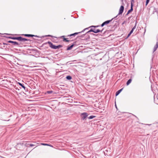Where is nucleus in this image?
<instances>
[{"label":"nucleus","mask_w":158,"mask_h":158,"mask_svg":"<svg viewBox=\"0 0 158 158\" xmlns=\"http://www.w3.org/2000/svg\"><path fill=\"white\" fill-rule=\"evenodd\" d=\"M45 44H48L49 47L50 48L55 49H59L60 48L62 47V45H59L57 46H55L53 45L52 43L50 41H48L47 43H45Z\"/></svg>","instance_id":"1"},{"label":"nucleus","mask_w":158,"mask_h":158,"mask_svg":"<svg viewBox=\"0 0 158 158\" xmlns=\"http://www.w3.org/2000/svg\"><path fill=\"white\" fill-rule=\"evenodd\" d=\"M88 114L87 113H84L81 114V118L83 120H84L88 116Z\"/></svg>","instance_id":"2"},{"label":"nucleus","mask_w":158,"mask_h":158,"mask_svg":"<svg viewBox=\"0 0 158 158\" xmlns=\"http://www.w3.org/2000/svg\"><path fill=\"white\" fill-rule=\"evenodd\" d=\"M103 30V29H102V30H100L99 29H97L96 31H94V29H91L89 31H87L86 33H89L90 32H93L95 33H97L99 32H102Z\"/></svg>","instance_id":"3"},{"label":"nucleus","mask_w":158,"mask_h":158,"mask_svg":"<svg viewBox=\"0 0 158 158\" xmlns=\"http://www.w3.org/2000/svg\"><path fill=\"white\" fill-rule=\"evenodd\" d=\"M88 29V28H86L85 29H84L81 32H76V33H74L71 34H70V35H68V36H75V35L78 34V33H81L82 32H84V31H85V30H86L87 29Z\"/></svg>","instance_id":"4"},{"label":"nucleus","mask_w":158,"mask_h":158,"mask_svg":"<svg viewBox=\"0 0 158 158\" xmlns=\"http://www.w3.org/2000/svg\"><path fill=\"white\" fill-rule=\"evenodd\" d=\"M18 40L22 42H25L26 41L29 40H28L26 38H23V37L21 36L18 37Z\"/></svg>","instance_id":"5"},{"label":"nucleus","mask_w":158,"mask_h":158,"mask_svg":"<svg viewBox=\"0 0 158 158\" xmlns=\"http://www.w3.org/2000/svg\"><path fill=\"white\" fill-rule=\"evenodd\" d=\"M124 9V6L123 5L121 6L119 9L118 15L121 14L123 12Z\"/></svg>","instance_id":"6"},{"label":"nucleus","mask_w":158,"mask_h":158,"mask_svg":"<svg viewBox=\"0 0 158 158\" xmlns=\"http://www.w3.org/2000/svg\"><path fill=\"white\" fill-rule=\"evenodd\" d=\"M113 19H112L111 20L106 21L103 22L101 25L102 27H103L104 25L108 24L109 23L111 22L112 20Z\"/></svg>","instance_id":"7"},{"label":"nucleus","mask_w":158,"mask_h":158,"mask_svg":"<svg viewBox=\"0 0 158 158\" xmlns=\"http://www.w3.org/2000/svg\"><path fill=\"white\" fill-rule=\"evenodd\" d=\"M158 47V42H156V45L154 46L153 49V52H154L157 49Z\"/></svg>","instance_id":"8"},{"label":"nucleus","mask_w":158,"mask_h":158,"mask_svg":"<svg viewBox=\"0 0 158 158\" xmlns=\"http://www.w3.org/2000/svg\"><path fill=\"white\" fill-rule=\"evenodd\" d=\"M8 43H13L14 45H18L19 44L18 43L15 41H12L9 40L8 41Z\"/></svg>","instance_id":"9"},{"label":"nucleus","mask_w":158,"mask_h":158,"mask_svg":"<svg viewBox=\"0 0 158 158\" xmlns=\"http://www.w3.org/2000/svg\"><path fill=\"white\" fill-rule=\"evenodd\" d=\"M61 38H63V41L66 42H69V41L67 39V38H65V36H62L61 37Z\"/></svg>","instance_id":"10"},{"label":"nucleus","mask_w":158,"mask_h":158,"mask_svg":"<svg viewBox=\"0 0 158 158\" xmlns=\"http://www.w3.org/2000/svg\"><path fill=\"white\" fill-rule=\"evenodd\" d=\"M123 88H122L121 89H120L118 90L116 92V93L115 95L116 96H118L119 93L122 91V90H123Z\"/></svg>","instance_id":"11"},{"label":"nucleus","mask_w":158,"mask_h":158,"mask_svg":"<svg viewBox=\"0 0 158 158\" xmlns=\"http://www.w3.org/2000/svg\"><path fill=\"white\" fill-rule=\"evenodd\" d=\"M18 84L21 86L23 88L24 90H26V87L24 85L20 82L18 83Z\"/></svg>","instance_id":"12"},{"label":"nucleus","mask_w":158,"mask_h":158,"mask_svg":"<svg viewBox=\"0 0 158 158\" xmlns=\"http://www.w3.org/2000/svg\"><path fill=\"white\" fill-rule=\"evenodd\" d=\"M133 6H131L130 9L129 10H128L126 15H127L129 13H131V12H132L133 11Z\"/></svg>","instance_id":"13"},{"label":"nucleus","mask_w":158,"mask_h":158,"mask_svg":"<svg viewBox=\"0 0 158 158\" xmlns=\"http://www.w3.org/2000/svg\"><path fill=\"white\" fill-rule=\"evenodd\" d=\"M74 46V44H72L69 47H68L67 48V50H69L72 49L73 47Z\"/></svg>","instance_id":"14"},{"label":"nucleus","mask_w":158,"mask_h":158,"mask_svg":"<svg viewBox=\"0 0 158 158\" xmlns=\"http://www.w3.org/2000/svg\"><path fill=\"white\" fill-rule=\"evenodd\" d=\"M8 38H9V39H12L13 40H18V37H12L10 36V37H8Z\"/></svg>","instance_id":"15"},{"label":"nucleus","mask_w":158,"mask_h":158,"mask_svg":"<svg viewBox=\"0 0 158 158\" xmlns=\"http://www.w3.org/2000/svg\"><path fill=\"white\" fill-rule=\"evenodd\" d=\"M132 81V80L131 79H129V80H128L127 82V85H128Z\"/></svg>","instance_id":"16"},{"label":"nucleus","mask_w":158,"mask_h":158,"mask_svg":"<svg viewBox=\"0 0 158 158\" xmlns=\"http://www.w3.org/2000/svg\"><path fill=\"white\" fill-rule=\"evenodd\" d=\"M24 35L26 36L27 37H33V36H35V35H30V34H25Z\"/></svg>","instance_id":"17"},{"label":"nucleus","mask_w":158,"mask_h":158,"mask_svg":"<svg viewBox=\"0 0 158 158\" xmlns=\"http://www.w3.org/2000/svg\"><path fill=\"white\" fill-rule=\"evenodd\" d=\"M131 6H133V4L134 2V0H131Z\"/></svg>","instance_id":"18"},{"label":"nucleus","mask_w":158,"mask_h":158,"mask_svg":"<svg viewBox=\"0 0 158 158\" xmlns=\"http://www.w3.org/2000/svg\"><path fill=\"white\" fill-rule=\"evenodd\" d=\"M95 117V116L91 115V116L88 117V118L89 119H91L94 118Z\"/></svg>","instance_id":"19"},{"label":"nucleus","mask_w":158,"mask_h":158,"mask_svg":"<svg viewBox=\"0 0 158 158\" xmlns=\"http://www.w3.org/2000/svg\"><path fill=\"white\" fill-rule=\"evenodd\" d=\"M66 78L67 80H70L72 79V77L70 76H68L66 77Z\"/></svg>","instance_id":"20"},{"label":"nucleus","mask_w":158,"mask_h":158,"mask_svg":"<svg viewBox=\"0 0 158 158\" xmlns=\"http://www.w3.org/2000/svg\"><path fill=\"white\" fill-rule=\"evenodd\" d=\"M52 92H53V91L52 90L48 91H47V93L48 94H52Z\"/></svg>","instance_id":"21"},{"label":"nucleus","mask_w":158,"mask_h":158,"mask_svg":"<svg viewBox=\"0 0 158 158\" xmlns=\"http://www.w3.org/2000/svg\"><path fill=\"white\" fill-rule=\"evenodd\" d=\"M27 145H29L30 147H32V146L36 145V144L30 143V144H27Z\"/></svg>","instance_id":"22"},{"label":"nucleus","mask_w":158,"mask_h":158,"mask_svg":"<svg viewBox=\"0 0 158 158\" xmlns=\"http://www.w3.org/2000/svg\"><path fill=\"white\" fill-rule=\"evenodd\" d=\"M136 26V23L135 25V26L133 27L132 30L133 31H134L135 29Z\"/></svg>","instance_id":"23"},{"label":"nucleus","mask_w":158,"mask_h":158,"mask_svg":"<svg viewBox=\"0 0 158 158\" xmlns=\"http://www.w3.org/2000/svg\"><path fill=\"white\" fill-rule=\"evenodd\" d=\"M41 144L42 145H48V146L49 145L48 144H45V143H41Z\"/></svg>","instance_id":"24"},{"label":"nucleus","mask_w":158,"mask_h":158,"mask_svg":"<svg viewBox=\"0 0 158 158\" xmlns=\"http://www.w3.org/2000/svg\"><path fill=\"white\" fill-rule=\"evenodd\" d=\"M149 1L150 0H146V5H147L148 4L149 2Z\"/></svg>","instance_id":"25"},{"label":"nucleus","mask_w":158,"mask_h":158,"mask_svg":"<svg viewBox=\"0 0 158 158\" xmlns=\"http://www.w3.org/2000/svg\"><path fill=\"white\" fill-rule=\"evenodd\" d=\"M98 26H91V27H98Z\"/></svg>","instance_id":"26"},{"label":"nucleus","mask_w":158,"mask_h":158,"mask_svg":"<svg viewBox=\"0 0 158 158\" xmlns=\"http://www.w3.org/2000/svg\"><path fill=\"white\" fill-rule=\"evenodd\" d=\"M133 31H133L132 30H131L130 32V34H132L133 33Z\"/></svg>","instance_id":"27"},{"label":"nucleus","mask_w":158,"mask_h":158,"mask_svg":"<svg viewBox=\"0 0 158 158\" xmlns=\"http://www.w3.org/2000/svg\"><path fill=\"white\" fill-rule=\"evenodd\" d=\"M121 2H122V4H123V0H121Z\"/></svg>","instance_id":"28"},{"label":"nucleus","mask_w":158,"mask_h":158,"mask_svg":"<svg viewBox=\"0 0 158 158\" xmlns=\"http://www.w3.org/2000/svg\"><path fill=\"white\" fill-rule=\"evenodd\" d=\"M131 34H130V33H129L127 37H128L130 35H131Z\"/></svg>","instance_id":"29"},{"label":"nucleus","mask_w":158,"mask_h":158,"mask_svg":"<svg viewBox=\"0 0 158 158\" xmlns=\"http://www.w3.org/2000/svg\"><path fill=\"white\" fill-rule=\"evenodd\" d=\"M46 36H49V37H52V36L50 35H46Z\"/></svg>","instance_id":"30"},{"label":"nucleus","mask_w":158,"mask_h":158,"mask_svg":"<svg viewBox=\"0 0 158 158\" xmlns=\"http://www.w3.org/2000/svg\"><path fill=\"white\" fill-rule=\"evenodd\" d=\"M97 29H95V28H94V31H95H95H97Z\"/></svg>","instance_id":"31"},{"label":"nucleus","mask_w":158,"mask_h":158,"mask_svg":"<svg viewBox=\"0 0 158 158\" xmlns=\"http://www.w3.org/2000/svg\"><path fill=\"white\" fill-rule=\"evenodd\" d=\"M3 44H5V45H7V44H6V43H3Z\"/></svg>","instance_id":"32"},{"label":"nucleus","mask_w":158,"mask_h":158,"mask_svg":"<svg viewBox=\"0 0 158 158\" xmlns=\"http://www.w3.org/2000/svg\"><path fill=\"white\" fill-rule=\"evenodd\" d=\"M15 89H18L17 87L15 88Z\"/></svg>","instance_id":"33"},{"label":"nucleus","mask_w":158,"mask_h":158,"mask_svg":"<svg viewBox=\"0 0 158 158\" xmlns=\"http://www.w3.org/2000/svg\"><path fill=\"white\" fill-rule=\"evenodd\" d=\"M147 125H151V124H147Z\"/></svg>","instance_id":"34"},{"label":"nucleus","mask_w":158,"mask_h":158,"mask_svg":"<svg viewBox=\"0 0 158 158\" xmlns=\"http://www.w3.org/2000/svg\"><path fill=\"white\" fill-rule=\"evenodd\" d=\"M118 15H117V16H116L114 18H116L117 17Z\"/></svg>","instance_id":"35"},{"label":"nucleus","mask_w":158,"mask_h":158,"mask_svg":"<svg viewBox=\"0 0 158 158\" xmlns=\"http://www.w3.org/2000/svg\"><path fill=\"white\" fill-rule=\"evenodd\" d=\"M124 22L122 24H124Z\"/></svg>","instance_id":"36"},{"label":"nucleus","mask_w":158,"mask_h":158,"mask_svg":"<svg viewBox=\"0 0 158 158\" xmlns=\"http://www.w3.org/2000/svg\"><path fill=\"white\" fill-rule=\"evenodd\" d=\"M115 106H116V107L117 108V107H116V105H115Z\"/></svg>","instance_id":"37"}]
</instances>
